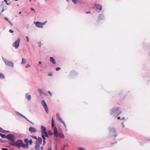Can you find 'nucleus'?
I'll return each mask as SVG.
<instances>
[{
  "mask_svg": "<svg viewBox=\"0 0 150 150\" xmlns=\"http://www.w3.org/2000/svg\"><path fill=\"white\" fill-rule=\"evenodd\" d=\"M51 126L52 128H54V133L55 137L62 138H63L64 137V134L61 133H59L56 127H54V121L53 117L52 118Z\"/></svg>",
  "mask_w": 150,
  "mask_h": 150,
  "instance_id": "f257e3e1",
  "label": "nucleus"
},
{
  "mask_svg": "<svg viewBox=\"0 0 150 150\" xmlns=\"http://www.w3.org/2000/svg\"><path fill=\"white\" fill-rule=\"evenodd\" d=\"M16 146L20 148L22 147L23 148H25L26 149H28V144H24L22 141L20 140H18L16 142Z\"/></svg>",
  "mask_w": 150,
  "mask_h": 150,
  "instance_id": "f03ea898",
  "label": "nucleus"
},
{
  "mask_svg": "<svg viewBox=\"0 0 150 150\" xmlns=\"http://www.w3.org/2000/svg\"><path fill=\"white\" fill-rule=\"evenodd\" d=\"M42 139L41 137H39L38 140H36L35 145V150H40V146L42 143Z\"/></svg>",
  "mask_w": 150,
  "mask_h": 150,
  "instance_id": "7ed1b4c3",
  "label": "nucleus"
},
{
  "mask_svg": "<svg viewBox=\"0 0 150 150\" xmlns=\"http://www.w3.org/2000/svg\"><path fill=\"white\" fill-rule=\"evenodd\" d=\"M119 110V107L113 108L111 110L110 113L111 115L115 114L116 115H118L121 113V111L118 112Z\"/></svg>",
  "mask_w": 150,
  "mask_h": 150,
  "instance_id": "20e7f679",
  "label": "nucleus"
},
{
  "mask_svg": "<svg viewBox=\"0 0 150 150\" xmlns=\"http://www.w3.org/2000/svg\"><path fill=\"white\" fill-rule=\"evenodd\" d=\"M41 102L42 105L43 106L46 112L47 113H48V108L45 101L44 100H42Z\"/></svg>",
  "mask_w": 150,
  "mask_h": 150,
  "instance_id": "39448f33",
  "label": "nucleus"
},
{
  "mask_svg": "<svg viewBox=\"0 0 150 150\" xmlns=\"http://www.w3.org/2000/svg\"><path fill=\"white\" fill-rule=\"evenodd\" d=\"M20 41V39L18 38L17 40H16L13 44V46L16 48H17L19 45V43Z\"/></svg>",
  "mask_w": 150,
  "mask_h": 150,
  "instance_id": "423d86ee",
  "label": "nucleus"
},
{
  "mask_svg": "<svg viewBox=\"0 0 150 150\" xmlns=\"http://www.w3.org/2000/svg\"><path fill=\"white\" fill-rule=\"evenodd\" d=\"M3 60L5 62V64L11 67H13V63L6 59H3Z\"/></svg>",
  "mask_w": 150,
  "mask_h": 150,
  "instance_id": "0eeeda50",
  "label": "nucleus"
},
{
  "mask_svg": "<svg viewBox=\"0 0 150 150\" xmlns=\"http://www.w3.org/2000/svg\"><path fill=\"white\" fill-rule=\"evenodd\" d=\"M6 138L10 141H14L15 137L13 135L9 134L6 136Z\"/></svg>",
  "mask_w": 150,
  "mask_h": 150,
  "instance_id": "6e6552de",
  "label": "nucleus"
},
{
  "mask_svg": "<svg viewBox=\"0 0 150 150\" xmlns=\"http://www.w3.org/2000/svg\"><path fill=\"white\" fill-rule=\"evenodd\" d=\"M57 118L58 119L59 121L62 123L64 125L65 128H66V125L64 122L62 120V119L60 117V115L59 114L57 113L56 115Z\"/></svg>",
  "mask_w": 150,
  "mask_h": 150,
  "instance_id": "1a4fd4ad",
  "label": "nucleus"
},
{
  "mask_svg": "<svg viewBox=\"0 0 150 150\" xmlns=\"http://www.w3.org/2000/svg\"><path fill=\"white\" fill-rule=\"evenodd\" d=\"M45 135L47 137H48V136L47 134V132H46L43 134H42V137L43 138V143L42 144L43 145H44L45 144L46 142L45 138Z\"/></svg>",
  "mask_w": 150,
  "mask_h": 150,
  "instance_id": "9d476101",
  "label": "nucleus"
},
{
  "mask_svg": "<svg viewBox=\"0 0 150 150\" xmlns=\"http://www.w3.org/2000/svg\"><path fill=\"white\" fill-rule=\"evenodd\" d=\"M36 26L38 28H42V25L45 24V23H41L38 22H34Z\"/></svg>",
  "mask_w": 150,
  "mask_h": 150,
  "instance_id": "9b49d317",
  "label": "nucleus"
},
{
  "mask_svg": "<svg viewBox=\"0 0 150 150\" xmlns=\"http://www.w3.org/2000/svg\"><path fill=\"white\" fill-rule=\"evenodd\" d=\"M29 130L31 132L35 133L37 132L36 129L32 127H30L29 129Z\"/></svg>",
  "mask_w": 150,
  "mask_h": 150,
  "instance_id": "f8f14e48",
  "label": "nucleus"
},
{
  "mask_svg": "<svg viewBox=\"0 0 150 150\" xmlns=\"http://www.w3.org/2000/svg\"><path fill=\"white\" fill-rule=\"evenodd\" d=\"M41 133L42 134H43L46 132V128L43 126H42L41 127Z\"/></svg>",
  "mask_w": 150,
  "mask_h": 150,
  "instance_id": "ddd939ff",
  "label": "nucleus"
},
{
  "mask_svg": "<svg viewBox=\"0 0 150 150\" xmlns=\"http://www.w3.org/2000/svg\"><path fill=\"white\" fill-rule=\"evenodd\" d=\"M110 132H111V134H114L113 135L114 136H116V135H115V134L116 133V131L114 128H113L110 129Z\"/></svg>",
  "mask_w": 150,
  "mask_h": 150,
  "instance_id": "4468645a",
  "label": "nucleus"
},
{
  "mask_svg": "<svg viewBox=\"0 0 150 150\" xmlns=\"http://www.w3.org/2000/svg\"><path fill=\"white\" fill-rule=\"evenodd\" d=\"M95 7L96 8L98 9L99 10H101L102 9V6L101 5L99 4H97L95 5Z\"/></svg>",
  "mask_w": 150,
  "mask_h": 150,
  "instance_id": "2eb2a0df",
  "label": "nucleus"
},
{
  "mask_svg": "<svg viewBox=\"0 0 150 150\" xmlns=\"http://www.w3.org/2000/svg\"><path fill=\"white\" fill-rule=\"evenodd\" d=\"M50 61L53 64H56V62L55 60L54 59V58L52 57H50Z\"/></svg>",
  "mask_w": 150,
  "mask_h": 150,
  "instance_id": "dca6fc26",
  "label": "nucleus"
},
{
  "mask_svg": "<svg viewBox=\"0 0 150 150\" xmlns=\"http://www.w3.org/2000/svg\"><path fill=\"white\" fill-rule=\"evenodd\" d=\"M26 98L28 99L29 100H31V97L30 95H29L28 94H26Z\"/></svg>",
  "mask_w": 150,
  "mask_h": 150,
  "instance_id": "f3484780",
  "label": "nucleus"
},
{
  "mask_svg": "<svg viewBox=\"0 0 150 150\" xmlns=\"http://www.w3.org/2000/svg\"><path fill=\"white\" fill-rule=\"evenodd\" d=\"M24 142L26 143L25 144H28V148L29 140L27 138H25L24 139Z\"/></svg>",
  "mask_w": 150,
  "mask_h": 150,
  "instance_id": "a211bd4d",
  "label": "nucleus"
},
{
  "mask_svg": "<svg viewBox=\"0 0 150 150\" xmlns=\"http://www.w3.org/2000/svg\"><path fill=\"white\" fill-rule=\"evenodd\" d=\"M11 142L9 143L10 144L16 146V142H14V141H11Z\"/></svg>",
  "mask_w": 150,
  "mask_h": 150,
  "instance_id": "6ab92c4d",
  "label": "nucleus"
},
{
  "mask_svg": "<svg viewBox=\"0 0 150 150\" xmlns=\"http://www.w3.org/2000/svg\"><path fill=\"white\" fill-rule=\"evenodd\" d=\"M5 78V76L2 73H0V78L1 79H3Z\"/></svg>",
  "mask_w": 150,
  "mask_h": 150,
  "instance_id": "aec40b11",
  "label": "nucleus"
},
{
  "mask_svg": "<svg viewBox=\"0 0 150 150\" xmlns=\"http://www.w3.org/2000/svg\"><path fill=\"white\" fill-rule=\"evenodd\" d=\"M0 136L2 138H6V136L5 134H2L0 133Z\"/></svg>",
  "mask_w": 150,
  "mask_h": 150,
  "instance_id": "412c9836",
  "label": "nucleus"
},
{
  "mask_svg": "<svg viewBox=\"0 0 150 150\" xmlns=\"http://www.w3.org/2000/svg\"><path fill=\"white\" fill-rule=\"evenodd\" d=\"M103 16L102 15H100L98 17V19L99 20L102 19L103 18Z\"/></svg>",
  "mask_w": 150,
  "mask_h": 150,
  "instance_id": "4be33fe9",
  "label": "nucleus"
},
{
  "mask_svg": "<svg viewBox=\"0 0 150 150\" xmlns=\"http://www.w3.org/2000/svg\"><path fill=\"white\" fill-rule=\"evenodd\" d=\"M22 61L21 62V63L22 64H25L26 63V61L25 60H24L23 58H22Z\"/></svg>",
  "mask_w": 150,
  "mask_h": 150,
  "instance_id": "5701e85b",
  "label": "nucleus"
},
{
  "mask_svg": "<svg viewBox=\"0 0 150 150\" xmlns=\"http://www.w3.org/2000/svg\"><path fill=\"white\" fill-rule=\"evenodd\" d=\"M38 91L40 93V94H42L43 93V91H42V90L41 89H38Z\"/></svg>",
  "mask_w": 150,
  "mask_h": 150,
  "instance_id": "b1692460",
  "label": "nucleus"
},
{
  "mask_svg": "<svg viewBox=\"0 0 150 150\" xmlns=\"http://www.w3.org/2000/svg\"><path fill=\"white\" fill-rule=\"evenodd\" d=\"M33 138L35 139H36L37 140H38V138H37V137H36V136H31Z\"/></svg>",
  "mask_w": 150,
  "mask_h": 150,
  "instance_id": "393cba45",
  "label": "nucleus"
},
{
  "mask_svg": "<svg viewBox=\"0 0 150 150\" xmlns=\"http://www.w3.org/2000/svg\"><path fill=\"white\" fill-rule=\"evenodd\" d=\"M72 1L74 4H76L78 1L76 0H72Z\"/></svg>",
  "mask_w": 150,
  "mask_h": 150,
  "instance_id": "a878e982",
  "label": "nucleus"
},
{
  "mask_svg": "<svg viewBox=\"0 0 150 150\" xmlns=\"http://www.w3.org/2000/svg\"><path fill=\"white\" fill-rule=\"evenodd\" d=\"M5 131L4 130H3L0 127V132L4 133L5 132Z\"/></svg>",
  "mask_w": 150,
  "mask_h": 150,
  "instance_id": "bb28decb",
  "label": "nucleus"
},
{
  "mask_svg": "<svg viewBox=\"0 0 150 150\" xmlns=\"http://www.w3.org/2000/svg\"><path fill=\"white\" fill-rule=\"evenodd\" d=\"M32 142L33 141L32 139H30V140H29V143L30 145H31L32 144Z\"/></svg>",
  "mask_w": 150,
  "mask_h": 150,
  "instance_id": "cd10ccee",
  "label": "nucleus"
},
{
  "mask_svg": "<svg viewBox=\"0 0 150 150\" xmlns=\"http://www.w3.org/2000/svg\"><path fill=\"white\" fill-rule=\"evenodd\" d=\"M117 119L118 120H124L125 119V118L124 117H123L122 119H120V117H118Z\"/></svg>",
  "mask_w": 150,
  "mask_h": 150,
  "instance_id": "c85d7f7f",
  "label": "nucleus"
},
{
  "mask_svg": "<svg viewBox=\"0 0 150 150\" xmlns=\"http://www.w3.org/2000/svg\"><path fill=\"white\" fill-rule=\"evenodd\" d=\"M48 134L50 135H51L53 134V133L51 132V131L50 130H49L48 132Z\"/></svg>",
  "mask_w": 150,
  "mask_h": 150,
  "instance_id": "c756f323",
  "label": "nucleus"
},
{
  "mask_svg": "<svg viewBox=\"0 0 150 150\" xmlns=\"http://www.w3.org/2000/svg\"><path fill=\"white\" fill-rule=\"evenodd\" d=\"M60 69V68L59 67H57L56 68V70L57 71H58Z\"/></svg>",
  "mask_w": 150,
  "mask_h": 150,
  "instance_id": "7c9ffc66",
  "label": "nucleus"
},
{
  "mask_svg": "<svg viewBox=\"0 0 150 150\" xmlns=\"http://www.w3.org/2000/svg\"><path fill=\"white\" fill-rule=\"evenodd\" d=\"M79 149L81 150H85V149L83 148L80 147L79 148Z\"/></svg>",
  "mask_w": 150,
  "mask_h": 150,
  "instance_id": "2f4dec72",
  "label": "nucleus"
},
{
  "mask_svg": "<svg viewBox=\"0 0 150 150\" xmlns=\"http://www.w3.org/2000/svg\"><path fill=\"white\" fill-rule=\"evenodd\" d=\"M9 32H10L11 33H13V31L11 29H10L9 30Z\"/></svg>",
  "mask_w": 150,
  "mask_h": 150,
  "instance_id": "473e14b6",
  "label": "nucleus"
},
{
  "mask_svg": "<svg viewBox=\"0 0 150 150\" xmlns=\"http://www.w3.org/2000/svg\"><path fill=\"white\" fill-rule=\"evenodd\" d=\"M26 38L27 39V41L28 42L29 41V38H28V36H26Z\"/></svg>",
  "mask_w": 150,
  "mask_h": 150,
  "instance_id": "72a5a7b5",
  "label": "nucleus"
},
{
  "mask_svg": "<svg viewBox=\"0 0 150 150\" xmlns=\"http://www.w3.org/2000/svg\"><path fill=\"white\" fill-rule=\"evenodd\" d=\"M49 76H52V73H50L48 74Z\"/></svg>",
  "mask_w": 150,
  "mask_h": 150,
  "instance_id": "f704fd0d",
  "label": "nucleus"
},
{
  "mask_svg": "<svg viewBox=\"0 0 150 150\" xmlns=\"http://www.w3.org/2000/svg\"><path fill=\"white\" fill-rule=\"evenodd\" d=\"M48 92L49 93V94H50V96H51L52 95V93H51V92L50 91H48Z\"/></svg>",
  "mask_w": 150,
  "mask_h": 150,
  "instance_id": "c9c22d12",
  "label": "nucleus"
},
{
  "mask_svg": "<svg viewBox=\"0 0 150 150\" xmlns=\"http://www.w3.org/2000/svg\"><path fill=\"white\" fill-rule=\"evenodd\" d=\"M4 1L6 3L7 5H9V4L7 2V0H4Z\"/></svg>",
  "mask_w": 150,
  "mask_h": 150,
  "instance_id": "e433bc0d",
  "label": "nucleus"
},
{
  "mask_svg": "<svg viewBox=\"0 0 150 150\" xmlns=\"http://www.w3.org/2000/svg\"><path fill=\"white\" fill-rule=\"evenodd\" d=\"M8 149L7 148H2V150H8Z\"/></svg>",
  "mask_w": 150,
  "mask_h": 150,
  "instance_id": "4c0bfd02",
  "label": "nucleus"
},
{
  "mask_svg": "<svg viewBox=\"0 0 150 150\" xmlns=\"http://www.w3.org/2000/svg\"><path fill=\"white\" fill-rule=\"evenodd\" d=\"M8 22H9V23L11 25H13V24L9 21H8Z\"/></svg>",
  "mask_w": 150,
  "mask_h": 150,
  "instance_id": "58836bf2",
  "label": "nucleus"
},
{
  "mask_svg": "<svg viewBox=\"0 0 150 150\" xmlns=\"http://www.w3.org/2000/svg\"><path fill=\"white\" fill-rule=\"evenodd\" d=\"M30 67V65H29L28 64H27V65H26V66H25V67L26 68H27L28 67Z\"/></svg>",
  "mask_w": 150,
  "mask_h": 150,
  "instance_id": "ea45409f",
  "label": "nucleus"
},
{
  "mask_svg": "<svg viewBox=\"0 0 150 150\" xmlns=\"http://www.w3.org/2000/svg\"><path fill=\"white\" fill-rule=\"evenodd\" d=\"M91 13V12L90 11L86 12V14H89V13Z\"/></svg>",
  "mask_w": 150,
  "mask_h": 150,
  "instance_id": "a19ab883",
  "label": "nucleus"
},
{
  "mask_svg": "<svg viewBox=\"0 0 150 150\" xmlns=\"http://www.w3.org/2000/svg\"><path fill=\"white\" fill-rule=\"evenodd\" d=\"M30 9H31V10H32V11H34V8H31Z\"/></svg>",
  "mask_w": 150,
  "mask_h": 150,
  "instance_id": "79ce46f5",
  "label": "nucleus"
},
{
  "mask_svg": "<svg viewBox=\"0 0 150 150\" xmlns=\"http://www.w3.org/2000/svg\"><path fill=\"white\" fill-rule=\"evenodd\" d=\"M5 18L6 20L7 21H9V20H8V19L6 18Z\"/></svg>",
  "mask_w": 150,
  "mask_h": 150,
  "instance_id": "37998d69",
  "label": "nucleus"
},
{
  "mask_svg": "<svg viewBox=\"0 0 150 150\" xmlns=\"http://www.w3.org/2000/svg\"><path fill=\"white\" fill-rule=\"evenodd\" d=\"M4 11V8H3V9H2V11H1V12H3Z\"/></svg>",
  "mask_w": 150,
  "mask_h": 150,
  "instance_id": "c03bdc74",
  "label": "nucleus"
},
{
  "mask_svg": "<svg viewBox=\"0 0 150 150\" xmlns=\"http://www.w3.org/2000/svg\"><path fill=\"white\" fill-rule=\"evenodd\" d=\"M41 64V61H39V64Z\"/></svg>",
  "mask_w": 150,
  "mask_h": 150,
  "instance_id": "a18cd8bd",
  "label": "nucleus"
},
{
  "mask_svg": "<svg viewBox=\"0 0 150 150\" xmlns=\"http://www.w3.org/2000/svg\"><path fill=\"white\" fill-rule=\"evenodd\" d=\"M43 146L41 147V149L42 150H43Z\"/></svg>",
  "mask_w": 150,
  "mask_h": 150,
  "instance_id": "49530a36",
  "label": "nucleus"
},
{
  "mask_svg": "<svg viewBox=\"0 0 150 150\" xmlns=\"http://www.w3.org/2000/svg\"><path fill=\"white\" fill-rule=\"evenodd\" d=\"M48 150H52V149L51 148H49V149H48Z\"/></svg>",
  "mask_w": 150,
  "mask_h": 150,
  "instance_id": "de8ad7c7",
  "label": "nucleus"
},
{
  "mask_svg": "<svg viewBox=\"0 0 150 150\" xmlns=\"http://www.w3.org/2000/svg\"><path fill=\"white\" fill-rule=\"evenodd\" d=\"M21 11H20V12H19V14H21Z\"/></svg>",
  "mask_w": 150,
  "mask_h": 150,
  "instance_id": "09e8293b",
  "label": "nucleus"
},
{
  "mask_svg": "<svg viewBox=\"0 0 150 150\" xmlns=\"http://www.w3.org/2000/svg\"><path fill=\"white\" fill-rule=\"evenodd\" d=\"M61 150H64V148H62Z\"/></svg>",
  "mask_w": 150,
  "mask_h": 150,
  "instance_id": "8fccbe9b",
  "label": "nucleus"
},
{
  "mask_svg": "<svg viewBox=\"0 0 150 150\" xmlns=\"http://www.w3.org/2000/svg\"><path fill=\"white\" fill-rule=\"evenodd\" d=\"M67 2H69V0H66Z\"/></svg>",
  "mask_w": 150,
  "mask_h": 150,
  "instance_id": "3c124183",
  "label": "nucleus"
},
{
  "mask_svg": "<svg viewBox=\"0 0 150 150\" xmlns=\"http://www.w3.org/2000/svg\"><path fill=\"white\" fill-rule=\"evenodd\" d=\"M25 118L27 119V120H28V121H29L28 120V119H26L25 117Z\"/></svg>",
  "mask_w": 150,
  "mask_h": 150,
  "instance_id": "603ef678",
  "label": "nucleus"
},
{
  "mask_svg": "<svg viewBox=\"0 0 150 150\" xmlns=\"http://www.w3.org/2000/svg\"><path fill=\"white\" fill-rule=\"evenodd\" d=\"M18 0H15V1H18Z\"/></svg>",
  "mask_w": 150,
  "mask_h": 150,
  "instance_id": "864d4df0",
  "label": "nucleus"
}]
</instances>
